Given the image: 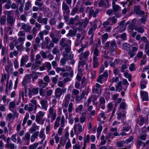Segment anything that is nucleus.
<instances>
[{
    "instance_id": "f8f14e48",
    "label": "nucleus",
    "mask_w": 149,
    "mask_h": 149,
    "mask_svg": "<svg viewBox=\"0 0 149 149\" xmlns=\"http://www.w3.org/2000/svg\"><path fill=\"white\" fill-rule=\"evenodd\" d=\"M107 75H100L97 81V82L102 84L103 82L107 80Z\"/></svg>"
},
{
    "instance_id": "864d4df0",
    "label": "nucleus",
    "mask_w": 149,
    "mask_h": 149,
    "mask_svg": "<svg viewBox=\"0 0 149 149\" xmlns=\"http://www.w3.org/2000/svg\"><path fill=\"white\" fill-rule=\"evenodd\" d=\"M70 97V94H68L65 95L64 100L69 102Z\"/></svg>"
},
{
    "instance_id": "aec40b11",
    "label": "nucleus",
    "mask_w": 149,
    "mask_h": 149,
    "mask_svg": "<svg viewBox=\"0 0 149 149\" xmlns=\"http://www.w3.org/2000/svg\"><path fill=\"white\" fill-rule=\"evenodd\" d=\"M134 10L135 13L139 15H144V12L143 11L141 10L139 8V7L135 6L134 8Z\"/></svg>"
},
{
    "instance_id": "a878e982",
    "label": "nucleus",
    "mask_w": 149,
    "mask_h": 149,
    "mask_svg": "<svg viewBox=\"0 0 149 149\" xmlns=\"http://www.w3.org/2000/svg\"><path fill=\"white\" fill-rule=\"evenodd\" d=\"M143 55V53L141 51L139 52L136 55V57L134 59V61L135 62H136L138 60L141 58L142 56Z\"/></svg>"
},
{
    "instance_id": "09e8293b",
    "label": "nucleus",
    "mask_w": 149,
    "mask_h": 149,
    "mask_svg": "<svg viewBox=\"0 0 149 149\" xmlns=\"http://www.w3.org/2000/svg\"><path fill=\"white\" fill-rule=\"evenodd\" d=\"M108 38V34L107 33L104 34L102 36V42H104Z\"/></svg>"
},
{
    "instance_id": "8fccbe9b",
    "label": "nucleus",
    "mask_w": 149,
    "mask_h": 149,
    "mask_svg": "<svg viewBox=\"0 0 149 149\" xmlns=\"http://www.w3.org/2000/svg\"><path fill=\"white\" fill-rule=\"evenodd\" d=\"M140 120L138 122L139 124L141 126L144 124V119L142 117H139Z\"/></svg>"
},
{
    "instance_id": "1a4fd4ad",
    "label": "nucleus",
    "mask_w": 149,
    "mask_h": 149,
    "mask_svg": "<svg viewBox=\"0 0 149 149\" xmlns=\"http://www.w3.org/2000/svg\"><path fill=\"white\" fill-rule=\"evenodd\" d=\"M74 129L75 132L77 131L78 132H81L84 130V127H82L80 123H78L74 125Z\"/></svg>"
},
{
    "instance_id": "6ab92c4d",
    "label": "nucleus",
    "mask_w": 149,
    "mask_h": 149,
    "mask_svg": "<svg viewBox=\"0 0 149 149\" xmlns=\"http://www.w3.org/2000/svg\"><path fill=\"white\" fill-rule=\"evenodd\" d=\"M5 81H6V85L7 86L8 82V75H2L1 83H2V84H3V82Z\"/></svg>"
},
{
    "instance_id": "ea45409f",
    "label": "nucleus",
    "mask_w": 149,
    "mask_h": 149,
    "mask_svg": "<svg viewBox=\"0 0 149 149\" xmlns=\"http://www.w3.org/2000/svg\"><path fill=\"white\" fill-rule=\"evenodd\" d=\"M86 80L85 77H84L82 80L81 84V88H84L86 86Z\"/></svg>"
},
{
    "instance_id": "0eeeda50",
    "label": "nucleus",
    "mask_w": 149,
    "mask_h": 149,
    "mask_svg": "<svg viewBox=\"0 0 149 149\" xmlns=\"http://www.w3.org/2000/svg\"><path fill=\"white\" fill-rule=\"evenodd\" d=\"M32 75H26L24 78L22 84L25 89V92H27V86H26V83L29 81L31 80V77H32Z\"/></svg>"
},
{
    "instance_id": "393cba45",
    "label": "nucleus",
    "mask_w": 149,
    "mask_h": 149,
    "mask_svg": "<svg viewBox=\"0 0 149 149\" xmlns=\"http://www.w3.org/2000/svg\"><path fill=\"white\" fill-rule=\"evenodd\" d=\"M83 108V106L82 105H79L75 109V111L76 112L79 113L80 114L81 113Z\"/></svg>"
},
{
    "instance_id": "ddd939ff",
    "label": "nucleus",
    "mask_w": 149,
    "mask_h": 149,
    "mask_svg": "<svg viewBox=\"0 0 149 149\" xmlns=\"http://www.w3.org/2000/svg\"><path fill=\"white\" fill-rule=\"evenodd\" d=\"M40 103L41 105L42 108L47 111L48 107L47 101V100H42L40 102Z\"/></svg>"
},
{
    "instance_id": "3c124183",
    "label": "nucleus",
    "mask_w": 149,
    "mask_h": 149,
    "mask_svg": "<svg viewBox=\"0 0 149 149\" xmlns=\"http://www.w3.org/2000/svg\"><path fill=\"white\" fill-rule=\"evenodd\" d=\"M73 107V104L72 102H71L70 103L68 107V111L70 112H71L72 111V109Z\"/></svg>"
},
{
    "instance_id": "9b49d317",
    "label": "nucleus",
    "mask_w": 149,
    "mask_h": 149,
    "mask_svg": "<svg viewBox=\"0 0 149 149\" xmlns=\"http://www.w3.org/2000/svg\"><path fill=\"white\" fill-rule=\"evenodd\" d=\"M28 59V56L27 55L23 56L20 61V66L21 67L23 66L26 63Z\"/></svg>"
},
{
    "instance_id": "e2e57ef3",
    "label": "nucleus",
    "mask_w": 149,
    "mask_h": 149,
    "mask_svg": "<svg viewBox=\"0 0 149 149\" xmlns=\"http://www.w3.org/2000/svg\"><path fill=\"white\" fill-rule=\"evenodd\" d=\"M146 56H144L143 57V59L141 61L140 63L141 65H142L146 63Z\"/></svg>"
},
{
    "instance_id": "5fc2aeb1",
    "label": "nucleus",
    "mask_w": 149,
    "mask_h": 149,
    "mask_svg": "<svg viewBox=\"0 0 149 149\" xmlns=\"http://www.w3.org/2000/svg\"><path fill=\"white\" fill-rule=\"evenodd\" d=\"M111 46L112 47L111 49V51L114 50L116 48V43L114 41H112L111 42Z\"/></svg>"
},
{
    "instance_id": "c756f323",
    "label": "nucleus",
    "mask_w": 149,
    "mask_h": 149,
    "mask_svg": "<svg viewBox=\"0 0 149 149\" xmlns=\"http://www.w3.org/2000/svg\"><path fill=\"white\" fill-rule=\"evenodd\" d=\"M84 94L82 93L81 96L77 95L76 98V101L77 103H79V102L83 99Z\"/></svg>"
},
{
    "instance_id": "4468645a",
    "label": "nucleus",
    "mask_w": 149,
    "mask_h": 149,
    "mask_svg": "<svg viewBox=\"0 0 149 149\" xmlns=\"http://www.w3.org/2000/svg\"><path fill=\"white\" fill-rule=\"evenodd\" d=\"M62 9L63 10L64 14L66 13L68 14L69 12V10L68 6L64 2H63L62 4Z\"/></svg>"
},
{
    "instance_id": "7c9ffc66",
    "label": "nucleus",
    "mask_w": 149,
    "mask_h": 149,
    "mask_svg": "<svg viewBox=\"0 0 149 149\" xmlns=\"http://www.w3.org/2000/svg\"><path fill=\"white\" fill-rule=\"evenodd\" d=\"M39 137L41 138L42 139V142L45 138V136L44 134V132L42 130H41L39 134Z\"/></svg>"
},
{
    "instance_id": "2eb2a0df",
    "label": "nucleus",
    "mask_w": 149,
    "mask_h": 149,
    "mask_svg": "<svg viewBox=\"0 0 149 149\" xmlns=\"http://www.w3.org/2000/svg\"><path fill=\"white\" fill-rule=\"evenodd\" d=\"M62 94V89L59 88H57L56 89L55 92V94L56 97H60Z\"/></svg>"
},
{
    "instance_id": "f3484780",
    "label": "nucleus",
    "mask_w": 149,
    "mask_h": 149,
    "mask_svg": "<svg viewBox=\"0 0 149 149\" xmlns=\"http://www.w3.org/2000/svg\"><path fill=\"white\" fill-rule=\"evenodd\" d=\"M15 101L10 102L8 105L9 110L13 112H15Z\"/></svg>"
},
{
    "instance_id": "a18cd8bd",
    "label": "nucleus",
    "mask_w": 149,
    "mask_h": 149,
    "mask_svg": "<svg viewBox=\"0 0 149 149\" xmlns=\"http://www.w3.org/2000/svg\"><path fill=\"white\" fill-rule=\"evenodd\" d=\"M25 37L19 38L18 40V41L20 42V44L22 45L25 41Z\"/></svg>"
},
{
    "instance_id": "6e6552de",
    "label": "nucleus",
    "mask_w": 149,
    "mask_h": 149,
    "mask_svg": "<svg viewBox=\"0 0 149 149\" xmlns=\"http://www.w3.org/2000/svg\"><path fill=\"white\" fill-rule=\"evenodd\" d=\"M55 133H54L52 135V137L53 138L52 139H51L50 141V143L51 145L53 146L54 143V139L55 140V143H58L59 141V137L58 134H56L55 136Z\"/></svg>"
},
{
    "instance_id": "4be33fe9",
    "label": "nucleus",
    "mask_w": 149,
    "mask_h": 149,
    "mask_svg": "<svg viewBox=\"0 0 149 149\" xmlns=\"http://www.w3.org/2000/svg\"><path fill=\"white\" fill-rule=\"evenodd\" d=\"M37 21L39 22L44 24H46L47 23V19L45 18L42 19L41 16L38 17Z\"/></svg>"
},
{
    "instance_id": "de8ad7c7",
    "label": "nucleus",
    "mask_w": 149,
    "mask_h": 149,
    "mask_svg": "<svg viewBox=\"0 0 149 149\" xmlns=\"http://www.w3.org/2000/svg\"><path fill=\"white\" fill-rule=\"evenodd\" d=\"M102 130V127H100L98 128L97 130V138H99V136L101 133Z\"/></svg>"
},
{
    "instance_id": "e433bc0d",
    "label": "nucleus",
    "mask_w": 149,
    "mask_h": 149,
    "mask_svg": "<svg viewBox=\"0 0 149 149\" xmlns=\"http://www.w3.org/2000/svg\"><path fill=\"white\" fill-rule=\"evenodd\" d=\"M18 52L16 51H14L11 52L10 53V57L11 58H13V56H16L18 54Z\"/></svg>"
},
{
    "instance_id": "7ed1b4c3",
    "label": "nucleus",
    "mask_w": 149,
    "mask_h": 149,
    "mask_svg": "<svg viewBox=\"0 0 149 149\" xmlns=\"http://www.w3.org/2000/svg\"><path fill=\"white\" fill-rule=\"evenodd\" d=\"M45 113V112L40 111L37 113L36 115V122L40 123L44 122V120L43 119L42 117L44 116Z\"/></svg>"
},
{
    "instance_id": "6e6d98bb",
    "label": "nucleus",
    "mask_w": 149,
    "mask_h": 149,
    "mask_svg": "<svg viewBox=\"0 0 149 149\" xmlns=\"http://www.w3.org/2000/svg\"><path fill=\"white\" fill-rule=\"evenodd\" d=\"M126 106V104L125 102H121L120 105V108L124 110L125 109Z\"/></svg>"
},
{
    "instance_id": "f704fd0d",
    "label": "nucleus",
    "mask_w": 149,
    "mask_h": 149,
    "mask_svg": "<svg viewBox=\"0 0 149 149\" xmlns=\"http://www.w3.org/2000/svg\"><path fill=\"white\" fill-rule=\"evenodd\" d=\"M60 118H58L57 117L56 119V122L54 125V129L56 130L57 128L59 126V124Z\"/></svg>"
},
{
    "instance_id": "49530a36",
    "label": "nucleus",
    "mask_w": 149,
    "mask_h": 149,
    "mask_svg": "<svg viewBox=\"0 0 149 149\" xmlns=\"http://www.w3.org/2000/svg\"><path fill=\"white\" fill-rule=\"evenodd\" d=\"M90 142V135L89 134L87 135L86 137L84 139V143H89Z\"/></svg>"
},
{
    "instance_id": "2f4dec72",
    "label": "nucleus",
    "mask_w": 149,
    "mask_h": 149,
    "mask_svg": "<svg viewBox=\"0 0 149 149\" xmlns=\"http://www.w3.org/2000/svg\"><path fill=\"white\" fill-rule=\"evenodd\" d=\"M19 2L21 4V6L19 7V10L21 12H22V9L24 6V0H19Z\"/></svg>"
},
{
    "instance_id": "338daca9",
    "label": "nucleus",
    "mask_w": 149,
    "mask_h": 149,
    "mask_svg": "<svg viewBox=\"0 0 149 149\" xmlns=\"http://www.w3.org/2000/svg\"><path fill=\"white\" fill-rule=\"evenodd\" d=\"M34 94L33 93V90L32 88H29V96L30 97H31Z\"/></svg>"
},
{
    "instance_id": "37998d69",
    "label": "nucleus",
    "mask_w": 149,
    "mask_h": 149,
    "mask_svg": "<svg viewBox=\"0 0 149 149\" xmlns=\"http://www.w3.org/2000/svg\"><path fill=\"white\" fill-rule=\"evenodd\" d=\"M14 20L12 17L10 16H8L7 17V22L10 24H12L13 23Z\"/></svg>"
},
{
    "instance_id": "f257e3e1",
    "label": "nucleus",
    "mask_w": 149,
    "mask_h": 149,
    "mask_svg": "<svg viewBox=\"0 0 149 149\" xmlns=\"http://www.w3.org/2000/svg\"><path fill=\"white\" fill-rule=\"evenodd\" d=\"M60 44L63 47L67 46L68 47L65 49V52H68L70 51V46L71 45V41L70 40L67 39L66 38H62Z\"/></svg>"
},
{
    "instance_id": "c85d7f7f",
    "label": "nucleus",
    "mask_w": 149,
    "mask_h": 149,
    "mask_svg": "<svg viewBox=\"0 0 149 149\" xmlns=\"http://www.w3.org/2000/svg\"><path fill=\"white\" fill-rule=\"evenodd\" d=\"M140 88L141 89H143L146 87V84L147 82L146 81L144 80V81H143V80L141 81L140 82Z\"/></svg>"
},
{
    "instance_id": "412c9836",
    "label": "nucleus",
    "mask_w": 149,
    "mask_h": 149,
    "mask_svg": "<svg viewBox=\"0 0 149 149\" xmlns=\"http://www.w3.org/2000/svg\"><path fill=\"white\" fill-rule=\"evenodd\" d=\"M30 28V26L29 25H26L24 24H22L21 25V29L26 32L29 31Z\"/></svg>"
},
{
    "instance_id": "4c0bfd02",
    "label": "nucleus",
    "mask_w": 149,
    "mask_h": 149,
    "mask_svg": "<svg viewBox=\"0 0 149 149\" xmlns=\"http://www.w3.org/2000/svg\"><path fill=\"white\" fill-rule=\"evenodd\" d=\"M123 47L125 49L128 50L130 49V46L128 43H126L123 44Z\"/></svg>"
},
{
    "instance_id": "39448f33",
    "label": "nucleus",
    "mask_w": 149,
    "mask_h": 149,
    "mask_svg": "<svg viewBox=\"0 0 149 149\" xmlns=\"http://www.w3.org/2000/svg\"><path fill=\"white\" fill-rule=\"evenodd\" d=\"M98 56V50L97 48H95L94 51L93 58V67L94 68H96L98 65V58L97 56Z\"/></svg>"
},
{
    "instance_id": "5701e85b",
    "label": "nucleus",
    "mask_w": 149,
    "mask_h": 149,
    "mask_svg": "<svg viewBox=\"0 0 149 149\" xmlns=\"http://www.w3.org/2000/svg\"><path fill=\"white\" fill-rule=\"evenodd\" d=\"M38 132H37L32 134L31 137V142H33L35 141L38 136Z\"/></svg>"
},
{
    "instance_id": "9d476101",
    "label": "nucleus",
    "mask_w": 149,
    "mask_h": 149,
    "mask_svg": "<svg viewBox=\"0 0 149 149\" xmlns=\"http://www.w3.org/2000/svg\"><path fill=\"white\" fill-rule=\"evenodd\" d=\"M140 95L143 100L147 101L148 100V94L147 92L141 91Z\"/></svg>"
},
{
    "instance_id": "4d7b16f0",
    "label": "nucleus",
    "mask_w": 149,
    "mask_h": 149,
    "mask_svg": "<svg viewBox=\"0 0 149 149\" xmlns=\"http://www.w3.org/2000/svg\"><path fill=\"white\" fill-rule=\"evenodd\" d=\"M89 14L91 15H93L94 17H96V14L94 10H91L89 11Z\"/></svg>"
},
{
    "instance_id": "72a5a7b5",
    "label": "nucleus",
    "mask_w": 149,
    "mask_h": 149,
    "mask_svg": "<svg viewBox=\"0 0 149 149\" xmlns=\"http://www.w3.org/2000/svg\"><path fill=\"white\" fill-rule=\"evenodd\" d=\"M38 145V143H36L30 145L29 149H36Z\"/></svg>"
},
{
    "instance_id": "bb28decb",
    "label": "nucleus",
    "mask_w": 149,
    "mask_h": 149,
    "mask_svg": "<svg viewBox=\"0 0 149 149\" xmlns=\"http://www.w3.org/2000/svg\"><path fill=\"white\" fill-rule=\"evenodd\" d=\"M116 90L118 92H120L122 90L121 82H119L116 86Z\"/></svg>"
},
{
    "instance_id": "774afa93",
    "label": "nucleus",
    "mask_w": 149,
    "mask_h": 149,
    "mask_svg": "<svg viewBox=\"0 0 149 149\" xmlns=\"http://www.w3.org/2000/svg\"><path fill=\"white\" fill-rule=\"evenodd\" d=\"M39 65L37 64L36 63H34L32 66V68L35 70H37L38 69Z\"/></svg>"
},
{
    "instance_id": "69168bd1",
    "label": "nucleus",
    "mask_w": 149,
    "mask_h": 149,
    "mask_svg": "<svg viewBox=\"0 0 149 149\" xmlns=\"http://www.w3.org/2000/svg\"><path fill=\"white\" fill-rule=\"evenodd\" d=\"M36 130V127L35 125H33L32 127L29 129V131L31 133H32Z\"/></svg>"
},
{
    "instance_id": "a19ab883",
    "label": "nucleus",
    "mask_w": 149,
    "mask_h": 149,
    "mask_svg": "<svg viewBox=\"0 0 149 149\" xmlns=\"http://www.w3.org/2000/svg\"><path fill=\"white\" fill-rule=\"evenodd\" d=\"M71 143L70 141V139H69L68 140V141L66 143V145L65 146V149H68V148H70L71 146Z\"/></svg>"
},
{
    "instance_id": "79ce46f5",
    "label": "nucleus",
    "mask_w": 149,
    "mask_h": 149,
    "mask_svg": "<svg viewBox=\"0 0 149 149\" xmlns=\"http://www.w3.org/2000/svg\"><path fill=\"white\" fill-rule=\"evenodd\" d=\"M56 70L58 73H59L60 72H65L66 71L64 68H61L59 67H57L56 68Z\"/></svg>"
},
{
    "instance_id": "a211bd4d",
    "label": "nucleus",
    "mask_w": 149,
    "mask_h": 149,
    "mask_svg": "<svg viewBox=\"0 0 149 149\" xmlns=\"http://www.w3.org/2000/svg\"><path fill=\"white\" fill-rule=\"evenodd\" d=\"M69 102L64 100L63 101L62 106L63 109V111L64 113H66L67 111V108Z\"/></svg>"
},
{
    "instance_id": "680f3d73",
    "label": "nucleus",
    "mask_w": 149,
    "mask_h": 149,
    "mask_svg": "<svg viewBox=\"0 0 149 149\" xmlns=\"http://www.w3.org/2000/svg\"><path fill=\"white\" fill-rule=\"evenodd\" d=\"M30 1H28L26 3L25 6V10H27L29 9V7L30 6Z\"/></svg>"
},
{
    "instance_id": "cd10ccee",
    "label": "nucleus",
    "mask_w": 149,
    "mask_h": 149,
    "mask_svg": "<svg viewBox=\"0 0 149 149\" xmlns=\"http://www.w3.org/2000/svg\"><path fill=\"white\" fill-rule=\"evenodd\" d=\"M66 71L68 74H73V71L72 68L70 66H67L66 68Z\"/></svg>"
},
{
    "instance_id": "423d86ee",
    "label": "nucleus",
    "mask_w": 149,
    "mask_h": 149,
    "mask_svg": "<svg viewBox=\"0 0 149 149\" xmlns=\"http://www.w3.org/2000/svg\"><path fill=\"white\" fill-rule=\"evenodd\" d=\"M30 135L29 132L25 133L24 136L22 138L23 144L25 145H28L30 141Z\"/></svg>"
},
{
    "instance_id": "f03ea898",
    "label": "nucleus",
    "mask_w": 149,
    "mask_h": 149,
    "mask_svg": "<svg viewBox=\"0 0 149 149\" xmlns=\"http://www.w3.org/2000/svg\"><path fill=\"white\" fill-rule=\"evenodd\" d=\"M54 105L50 107L49 109V113L47 114V117L51 119V122H52L55 119L56 116V112L54 111Z\"/></svg>"
},
{
    "instance_id": "58836bf2",
    "label": "nucleus",
    "mask_w": 149,
    "mask_h": 149,
    "mask_svg": "<svg viewBox=\"0 0 149 149\" xmlns=\"http://www.w3.org/2000/svg\"><path fill=\"white\" fill-rule=\"evenodd\" d=\"M38 84L39 86L42 88H44L46 86V84L43 82L42 80H40Z\"/></svg>"
},
{
    "instance_id": "13d9d810",
    "label": "nucleus",
    "mask_w": 149,
    "mask_h": 149,
    "mask_svg": "<svg viewBox=\"0 0 149 149\" xmlns=\"http://www.w3.org/2000/svg\"><path fill=\"white\" fill-rule=\"evenodd\" d=\"M89 14L91 15H93L94 17H96V14L94 10H91L89 11Z\"/></svg>"
},
{
    "instance_id": "20e7f679",
    "label": "nucleus",
    "mask_w": 149,
    "mask_h": 149,
    "mask_svg": "<svg viewBox=\"0 0 149 149\" xmlns=\"http://www.w3.org/2000/svg\"><path fill=\"white\" fill-rule=\"evenodd\" d=\"M97 99V97L93 95H91L89 96L87 101H85L84 102V106L85 107L88 106L91 103L92 101L93 104L97 105V103H95V101Z\"/></svg>"
},
{
    "instance_id": "c9c22d12",
    "label": "nucleus",
    "mask_w": 149,
    "mask_h": 149,
    "mask_svg": "<svg viewBox=\"0 0 149 149\" xmlns=\"http://www.w3.org/2000/svg\"><path fill=\"white\" fill-rule=\"evenodd\" d=\"M96 88L95 89L93 90L94 92L96 91L97 92L99 93V91L101 90L100 85L98 84L97 83L96 85Z\"/></svg>"
},
{
    "instance_id": "b1692460",
    "label": "nucleus",
    "mask_w": 149,
    "mask_h": 149,
    "mask_svg": "<svg viewBox=\"0 0 149 149\" xmlns=\"http://www.w3.org/2000/svg\"><path fill=\"white\" fill-rule=\"evenodd\" d=\"M124 22L123 21L120 22V31H125L126 29V26L125 24H124Z\"/></svg>"
},
{
    "instance_id": "dca6fc26",
    "label": "nucleus",
    "mask_w": 149,
    "mask_h": 149,
    "mask_svg": "<svg viewBox=\"0 0 149 149\" xmlns=\"http://www.w3.org/2000/svg\"><path fill=\"white\" fill-rule=\"evenodd\" d=\"M100 102V104L101 108L103 110L105 108V104L106 101L104 97H100L99 99Z\"/></svg>"
},
{
    "instance_id": "c03bdc74",
    "label": "nucleus",
    "mask_w": 149,
    "mask_h": 149,
    "mask_svg": "<svg viewBox=\"0 0 149 149\" xmlns=\"http://www.w3.org/2000/svg\"><path fill=\"white\" fill-rule=\"evenodd\" d=\"M136 67L135 65L133 63L131 64L129 68V70L131 71H133L136 70Z\"/></svg>"
},
{
    "instance_id": "0e129e2a",
    "label": "nucleus",
    "mask_w": 149,
    "mask_h": 149,
    "mask_svg": "<svg viewBox=\"0 0 149 149\" xmlns=\"http://www.w3.org/2000/svg\"><path fill=\"white\" fill-rule=\"evenodd\" d=\"M133 139V136H131L128 139L126 140L125 142L126 143H128L132 141Z\"/></svg>"
},
{
    "instance_id": "052dcab7",
    "label": "nucleus",
    "mask_w": 149,
    "mask_h": 149,
    "mask_svg": "<svg viewBox=\"0 0 149 149\" xmlns=\"http://www.w3.org/2000/svg\"><path fill=\"white\" fill-rule=\"evenodd\" d=\"M118 81V78L117 77H113L110 80V81L111 83H113L115 82H117Z\"/></svg>"
},
{
    "instance_id": "603ef678",
    "label": "nucleus",
    "mask_w": 149,
    "mask_h": 149,
    "mask_svg": "<svg viewBox=\"0 0 149 149\" xmlns=\"http://www.w3.org/2000/svg\"><path fill=\"white\" fill-rule=\"evenodd\" d=\"M113 9L114 11H117L120 9V7L118 5H115L112 6Z\"/></svg>"
},
{
    "instance_id": "473e14b6",
    "label": "nucleus",
    "mask_w": 149,
    "mask_h": 149,
    "mask_svg": "<svg viewBox=\"0 0 149 149\" xmlns=\"http://www.w3.org/2000/svg\"><path fill=\"white\" fill-rule=\"evenodd\" d=\"M6 147L7 148H10V149H14L15 148V146L13 143H6Z\"/></svg>"
},
{
    "instance_id": "bf43d9fd",
    "label": "nucleus",
    "mask_w": 149,
    "mask_h": 149,
    "mask_svg": "<svg viewBox=\"0 0 149 149\" xmlns=\"http://www.w3.org/2000/svg\"><path fill=\"white\" fill-rule=\"evenodd\" d=\"M89 14L91 15H93L94 17H96V14L94 10H91L89 11Z\"/></svg>"
}]
</instances>
